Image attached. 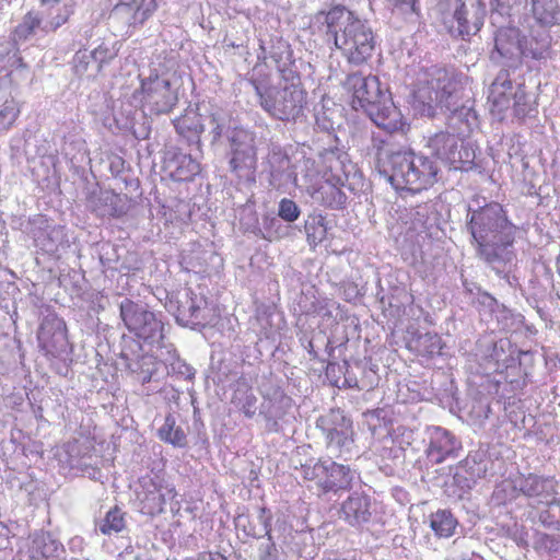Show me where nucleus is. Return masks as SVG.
Wrapping results in <instances>:
<instances>
[{
    "label": "nucleus",
    "mask_w": 560,
    "mask_h": 560,
    "mask_svg": "<svg viewBox=\"0 0 560 560\" xmlns=\"http://www.w3.org/2000/svg\"><path fill=\"white\" fill-rule=\"evenodd\" d=\"M279 551L275 544L272 534L267 536V542L261 544L259 547L258 560H278Z\"/></svg>",
    "instance_id": "864d4df0"
},
{
    "label": "nucleus",
    "mask_w": 560,
    "mask_h": 560,
    "mask_svg": "<svg viewBox=\"0 0 560 560\" xmlns=\"http://www.w3.org/2000/svg\"><path fill=\"white\" fill-rule=\"evenodd\" d=\"M174 127L178 135L187 139L190 147L201 148L200 136L203 132V125L200 118L194 112L187 113L173 120Z\"/></svg>",
    "instance_id": "2f4dec72"
},
{
    "label": "nucleus",
    "mask_w": 560,
    "mask_h": 560,
    "mask_svg": "<svg viewBox=\"0 0 560 560\" xmlns=\"http://www.w3.org/2000/svg\"><path fill=\"white\" fill-rule=\"evenodd\" d=\"M304 166L306 170H311L314 166V161L310 159L304 160Z\"/></svg>",
    "instance_id": "338daca9"
},
{
    "label": "nucleus",
    "mask_w": 560,
    "mask_h": 560,
    "mask_svg": "<svg viewBox=\"0 0 560 560\" xmlns=\"http://www.w3.org/2000/svg\"><path fill=\"white\" fill-rule=\"evenodd\" d=\"M114 57V54L108 47L100 45L95 49L89 50H80L75 54L74 57V68L78 73H83L88 70V67L91 61L96 63V70H101L103 63L108 62Z\"/></svg>",
    "instance_id": "f704fd0d"
},
{
    "label": "nucleus",
    "mask_w": 560,
    "mask_h": 560,
    "mask_svg": "<svg viewBox=\"0 0 560 560\" xmlns=\"http://www.w3.org/2000/svg\"><path fill=\"white\" fill-rule=\"evenodd\" d=\"M411 347L423 357H434L441 353L442 339L438 334H419L411 340Z\"/></svg>",
    "instance_id": "79ce46f5"
},
{
    "label": "nucleus",
    "mask_w": 560,
    "mask_h": 560,
    "mask_svg": "<svg viewBox=\"0 0 560 560\" xmlns=\"http://www.w3.org/2000/svg\"><path fill=\"white\" fill-rule=\"evenodd\" d=\"M126 526L125 513L120 509H110L100 524V530L104 535L121 532Z\"/></svg>",
    "instance_id": "de8ad7c7"
},
{
    "label": "nucleus",
    "mask_w": 560,
    "mask_h": 560,
    "mask_svg": "<svg viewBox=\"0 0 560 560\" xmlns=\"http://www.w3.org/2000/svg\"><path fill=\"white\" fill-rule=\"evenodd\" d=\"M86 207L100 218H119L129 210V199L110 190H95L89 195Z\"/></svg>",
    "instance_id": "4be33fe9"
},
{
    "label": "nucleus",
    "mask_w": 560,
    "mask_h": 560,
    "mask_svg": "<svg viewBox=\"0 0 560 560\" xmlns=\"http://www.w3.org/2000/svg\"><path fill=\"white\" fill-rule=\"evenodd\" d=\"M514 492L522 494L536 504H547L557 495L558 482L553 477L541 476L533 472H517L506 481Z\"/></svg>",
    "instance_id": "a211bd4d"
},
{
    "label": "nucleus",
    "mask_w": 560,
    "mask_h": 560,
    "mask_svg": "<svg viewBox=\"0 0 560 560\" xmlns=\"http://www.w3.org/2000/svg\"><path fill=\"white\" fill-rule=\"evenodd\" d=\"M178 84L166 73H151L141 79V101L151 114L164 115L173 110L178 102Z\"/></svg>",
    "instance_id": "9d476101"
},
{
    "label": "nucleus",
    "mask_w": 560,
    "mask_h": 560,
    "mask_svg": "<svg viewBox=\"0 0 560 560\" xmlns=\"http://www.w3.org/2000/svg\"><path fill=\"white\" fill-rule=\"evenodd\" d=\"M425 441L424 453L432 464L456 458L462 450V443L455 434L442 427H429L425 431Z\"/></svg>",
    "instance_id": "aec40b11"
},
{
    "label": "nucleus",
    "mask_w": 560,
    "mask_h": 560,
    "mask_svg": "<svg viewBox=\"0 0 560 560\" xmlns=\"http://www.w3.org/2000/svg\"><path fill=\"white\" fill-rule=\"evenodd\" d=\"M229 142L230 171L238 178L248 179L257 163L254 135L244 128H234L229 135Z\"/></svg>",
    "instance_id": "2eb2a0df"
},
{
    "label": "nucleus",
    "mask_w": 560,
    "mask_h": 560,
    "mask_svg": "<svg viewBox=\"0 0 560 560\" xmlns=\"http://www.w3.org/2000/svg\"><path fill=\"white\" fill-rule=\"evenodd\" d=\"M458 85L453 72L431 66L413 91L412 106L420 115L429 117L434 116L438 109L455 112L459 106Z\"/></svg>",
    "instance_id": "423d86ee"
},
{
    "label": "nucleus",
    "mask_w": 560,
    "mask_h": 560,
    "mask_svg": "<svg viewBox=\"0 0 560 560\" xmlns=\"http://www.w3.org/2000/svg\"><path fill=\"white\" fill-rule=\"evenodd\" d=\"M40 1H42V3L47 4V3H57L60 0H40Z\"/></svg>",
    "instance_id": "774afa93"
},
{
    "label": "nucleus",
    "mask_w": 560,
    "mask_h": 560,
    "mask_svg": "<svg viewBox=\"0 0 560 560\" xmlns=\"http://www.w3.org/2000/svg\"><path fill=\"white\" fill-rule=\"evenodd\" d=\"M191 150L189 153H184L179 150H170L166 153L165 164L166 168L170 170L171 174L178 180H189L200 173L199 159L202 155L201 148L197 150L195 147V153Z\"/></svg>",
    "instance_id": "5701e85b"
},
{
    "label": "nucleus",
    "mask_w": 560,
    "mask_h": 560,
    "mask_svg": "<svg viewBox=\"0 0 560 560\" xmlns=\"http://www.w3.org/2000/svg\"><path fill=\"white\" fill-rule=\"evenodd\" d=\"M175 495L173 488H166L163 492L155 483H151L141 498V512L147 515H158L164 511L166 501Z\"/></svg>",
    "instance_id": "c756f323"
},
{
    "label": "nucleus",
    "mask_w": 560,
    "mask_h": 560,
    "mask_svg": "<svg viewBox=\"0 0 560 560\" xmlns=\"http://www.w3.org/2000/svg\"><path fill=\"white\" fill-rule=\"evenodd\" d=\"M304 231L310 246L316 247L327 236L326 218L322 214H311L305 220Z\"/></svg>",
    "instance_id": "58836bf2"
},
{
    "label": "nucleus",
    "mask_w": 560,
    "mask_h": 560,
    "mask_svg": "<svg viewBox=\"0 0 560 560\" xmlns=\"http://www.w3.org/2000/svg\"><path fill=\"white\" fill-rule=\"evenodd\" d=\"M168 366L170 373L178 378L191 381L195 377L196 370L178 357L174 358Z\"/></svg>",
    "instance_id": "603ef678"
},
{
    "label": "nucleus",
    "mask_w": 560,
    "mask_h": 560,
    "mask_svg": "<svg viewBox=\"0 0 560 560\" xmlns=\"http://www.w3.org/2000/svg\"><path fill=\"white\" fill-rule=\"evenodd\" d=\"M209 124L211 126L210 135L212 137L211 143L218 142L222 136L229 135L235 128L232 127L231 115L223 109H215L210 114Z\"/></svg>",
    "instance_id": "a19ab883"
},
{
    "label": "nucleus",
    "mask_w": 560,
    "mask_h": 560,
    "mask_svg": "<svg viewBox=\"0 0 560 560\" xmlns=\"http://www.w3.org/2000/svg\"><path fill=\"white\" fill-rule=\"evenodd\" d=\"M525 97L526 94L521 86L514 90L509 71L501 70L490 85L488 102L491 103L492 112L502 114L513 105L515 115L522 116L526 113V108L524 107Z\"/></svg>",
    "instance_id": "f3484780"
},
{
    "label": "nucleus",
    "mask_w": 560,
    "mask_h": 560,
    "mask_svg": "<svg viewBox=\"0 0 560 560\" xmlns=\"http://www.w3.org/2000/svg\"><path fill=\"white\" fill-rule=\"evenodd\" d=\"M393 3L394 12H398L404 16L418 14L417 0H388Z\"/></svg>",
    "instance_id": "5fc2aeb1"
},
{
    "label": "nucleus",
    "mask_w": 560,
    "mask_h": 560,
    "mask_svg": "<svg viewBox=\"0 0 560 560\" xmlns=\"http://www.w3.org/2000/svg\"><path fill=\"white\" fill-rule=\"evenodd\" d=\"M467 229L470 232L479 256L495 272L509 280L515 266L514 240L516 226L508 219L503 207L498 202L472 208L468 206Z\"/></svg>",
    "instance_id": "f257e3e1"
},
{
    "label": "nucleus",
    "mask_w": 560,
    "mask_h": 560,
    "mask_svg": "<svg viewBox=\"0 0 560 560\" xmlns=\"http://www.w3.org/2000/svg\"><path fill=\"white\" fill-rule=\"evenodd\" d=\"M282 80L277 85L250 81L260 107L272 118L296 120L306 104V93L301 88V79L292 69H280Z\"/></svg>",
    "instance_id": "39448f33"
},
{
    "label": "nucleus",
    "mask_w": 560,
    "mask_h": 560,
    "mask_svg": "<svg viewBox=\"0 0 560 560\" xmlns=\"http://www.w3.org/2000/svg\"><path fill=\"white\" fill-rule=\"evenodd\" d=\"M139 12V9L116 4L109 13V20L114 23H121L127 27L141 26L143 22L140 21Z\"/></svg>",
    "instance_id": "c03bdc74"
},
{
    "label": "nucleus",
    "mask_w": 560,
    "mask_h": 560,
    "mask_svg": "<svg viewBox=\"0 0 560 560\" xmlns=\"http://www.w3.org/2000/svg\"><path fill=\"white\" fill-rule=\"evenodd\" d=\"M482 7L487 2L490 7V20L492 25L508 22L513 24L527 0H480Z\"/></svg>",
    "instance_id": "c85d7f7f"
},
{
    "label": "nucleus",
    "mask_w": 560,
    "mask_h": 560,
    "mask_svg": "<svg viewBox=\"0 0 560 560\" xmlns=\"http://www.w3.org/2000/svg\"><path fill=\"white\" fill-rule=\"evenodd\" d=\"M82 300H84L85 302H89L93 305H98L101 306L102 304V300H103V295L100 291L97 290H92V291H84L83 294H82Z\"/></svg>",
    "instance_id": "bf43d9fd"
},
{
    "label": "nucleus",
    "mask_w": 560,
    "mask_h": 560,
    "mask_svg": "<svg viewBox=\"0 0 560 560\" xmlns=\"http://www.w3.org/2000/svg\"><path fill=\"white\" fill-rule=\"evenodd\" d=\"M44 23L38 12L26 13L22 21L16 25L13 32L15 42H25L36 34V31H42Z\"/></svg>",
    "instance_id": "ea45409f"
},
{
    "label": "nucleus",
    "mask_w": 560,
    "mask_h": 560,
    "mask_svg": "<svg viewBox=\"0 0 560 560\" xmlns=\"http://www.w3.org/2000/svg\"><path fill=\"white\" fill-rule=\"evenodd\" d=\"M483 452H476L469 454L465 459V465L468 468L470 476L476 478H485L488 476V460L485 459Z\"/></svg>",
    "instance_id": "8fccbe9b"
},
{
    "label": "nucleus",
    "mask_w": 560,
    "mask_h": 560,
    "mask_svg": "<svg viewBox=\"0 0 560 560\" xmlns=\"http://www.w3.org/2000/svg\"><path fill=\"white\" fill-rule=\"evenodd\" d=\"M37 246L48 253L56 254L60 248L68 246V238L63 226H48L35 238Z\"/></svg>",
    "instance_id": "72a5a7b5"
},
{
    "label": "nucleus",
    "mask_w": 560,
    "mask_h": 560,
    "mask_svg": "<svg viewBox=\"0 0 560 560\" xmlns=\"http://www.w3.org/2000/svg\"><path fill=\"white\" fill-rule=\"evenodd\" d=\"M139 3H140V0H118V2L116 4L139 9Z\"/></svg>",
    "instance_id": "69168bd1"
},
{
    "label": "nucleus",
    "mask_w": 560,
    "mask_h": 560,
    "mask_svg": "<svg viewBox=\"0 0 560 560\" xmlns=\"http://www.w3.org/2000/svg\"><path fill=\"white\" fill-rule=\"evenodd\" d=\"M533 548L538 553L556 557L560 553V536L547 533H537L534 536Z\"/></svg>",
    "instance_id": "a18cd8bd"
},
{
    "label": "nucleus",
    "mask_w": 560,
    "mask_h": 560,
    "mask_svg": "<svg viewBox=\"0 0 560 560\" xmlns=\"http://www.w3.org/2000/svg\"><path fill=\"white\" fill-rule=\"evenodd\" d=\"M316 427L326 438L327 447L340 456L351 454L353 447L352 422L340 409H330L320 416Z\"/></svg>",
    "instance_id": "4468645a"
},
{
    "label": "nucleus",
    "mask_w": 560,
    "mask_h": 560,
    "mask_svg": "<svg viewBox=\"0 0 560 560\" xmlns=\"http://www.w3.org/2000/svg\"><path fill=\"white\" fill-rule=\"evenodd\" d=\"M316 126L318 127V129H320L323 131H329V130L334 129V122L329 118L326 117L325 113L316 114Z\"/></svg>",
    "instance_id": "052dcab7"
},
{
    "label": "nucleus",
    "mask_w": 560,
    "mask_h": 560,
    "mask_svg": "<svg viewBox=\"0 0 560 560\" xmlns=\"http://www.w3.org/2000/svg\"><path fill=\"white\" fill-rule=\"evenodd\" d=\"M32 560H65L63 545L48 532H38L32 536L28 547Z\"/></svg>",
    "instance_id": "a878e982"
},
{
    "label": "nucleus",
    "mask_w": 560,
    "mask_h": 560,
    "mask_svg": "<svg viewBox=\"0 0 560 560\" xmlns=\"http://www.w3.org/2000/svg\"><path fill=\"white\" fill-rule=\"evenodd\" d=\"M315 24L324 34L327 44H334L342 57L351 65L360 66L372 57L375 36L369 22L354 12L337 5L328 12H318Z\"/></svg>",
    "instance_id": "7ed1b4c3"
},
{
    "label": "nucleus",
    "mask_w": 560,
    "mask_h": 560,
    "mask_svg": "<svg viewBox=\"0 0 560 560\" xmlns=\"http://www.w3.org/2000/svg\"><path fill=\"white\" fill-rule=\"evenodd\" d=\"M259 233L264 240L269 242L281 240L289 234V226L272 215H265L262 218L261 228Z\"/></svg>",
    "instance_id": "37998d69"
},
{
    "label": "nucleus",
    "mask_w": 560,
    "mask_h": 560,
    "mask_svg": "<svg viewBox=\"0 0 560 560\" xmlns=\"http://www.w3.org/2000/svg\"><path fill=\"white\" fill-rule=\"evenodd\" d=\"M271 512L266 508H258L256 515L238 514L234 522L235 528L246 537L260 538L271 534Z\"/></svg>",
    "instance_id": "bb28decb"
},
{
    "label": "nucleus",
    "mask_w": 560,
    "mask_h": 560,
    "mask_svg": "<svg viewBox=\"0 0 560 560\" xmlns=\"http://www.w3.org/2000/svg\"><path fill=\"white\" fill-rule=\"evenodd\" d=\"M429 525L439 538H450L458 525L457 518L450 510H438L429 516Z\"/></svg>",
    "instance_id": "c9c22d12"
},
{
    "label": "nucleus",
    "mask_w": 560,
    "mask_h": 560,
    "mask_svg": "<svg viewBox=\"0 0 560 560\" xmlns=\"http://www.w3.org/2000/svg\"><path fill=\"white\" fill-rule=\"evenodd\" d=\"M345 85L352 93V107L363 110L380 128L393 132L401 128V114L376 75L348 74Z\"/></svg>",
    "instance_id": "20e7f679"
},
{
    "label": "nucleus",
    "mask_w": 560,
    "mask_h": 560,
    "mask_svg": "<svg viewBox=\"0 0 560 560\" xmlns=\"http://www.w3.org/2000/svg\"><path fill=\"white\" fill-rule=\"evenodd\" d=\"M254 401L255 398L248 396L246 399V404L243 406V412L247 418H252L255 415Z\"/></svg>",
    "instance_id": "0e129e2a"
},
{
    "label": "nucleus",
    "mask_w": 560,
    "mask_h": 560,
    "mask_svg": "<svg viewBox=\"0 0 560 560\" xmlns=\"http://www.w3.org/2000/svg\"><path fill=\"white\" fill-rule=\"evenodd\" d=\"M538 520L546 528L560 532V500L556 495L539 512Z\"/></svg>",
    "instance_id": "49530a36"
},
{
    "label": "nucleus",
    "mask_w": 560,
    "mask_h": 560,
    "mask_svg": "<svg viewBox=\"0 0 560 560\" xmlns=\"http://www.w3.org/2000/svg\"><path fill=\"white\" fill-rule=\"evenodd\" d=\"M369 154L378 173L397 191L420 192L438 180L439 167L433 159L410 149H396L378 136L372 137Z\"/></svg>",
    "instance_id": "f03ea898"
},
{
    "label": "nucleus",
    "mask_w": 560,
    "mask_h": 560,
    "mask_svg": "<svg viewBox=\"0 0 560 560\" xmlns=\"http://www.w3.org/2000/svg\"><path fill=\"white\" fill-rule=\"evenodd\" d=\"M441 5L453 11L450 32L455 36L466 39L483 25L486 10L480 0H443Z\"/></svg>",
    "instance_id": "dca6fc26"
},
{
    "label": "nucleus",
    "mask_w": 560,
    "mask_h": 560,
    "mask_svg": "<svg viewBox=\"0 0 560 560\" xmlns=\"http://www.w3.org/2000/svg\"><path fill=\"white\" fill-rule=\"evenodd\" d=\"M37 339L46 354L60 357L67 353L69 341L66 323L55 314L47 315L40 324Z\"/></svg>",
    "instance_id": "412c9836"
},
{
    "label": "nucleus",
    "mask_w": 560,
    "mask_h": 560,
    "mask_svg": "<svg viewBox=\"0 0 560 560\" xmlns=\"http://www.w3.org/2000/svg\"><path fill=\"white\" fill-rule=\"evenodd\" d=\"M158 7V0H140V12L138 13L140 15V21L144 23L156 11Z\"/></svg>",
    "instance_id": "4d7b16f0"
},
{
    "label": "nucleus",
    "mask_w": 560,
    "mask_h": 560,
    "mask_svg": "<svg viewBox=\"0 0 560 560\" xmlns=\"http://www.w3.org/2000/svg\"><path fill=\"white\" fill-rule=\"evenodd\" d=\"M305 479L314 480L324 492L347 490L351 487L354 472L349 466L338 464L331 458L318 459L302 466Z\"/></svg>",
    "instance_id": "ddd939ff"
},
{
    "label": "nucleus",
    "mask_w": 560,
    "mask_h": 560,
    "mask_svg": "<svg viewBox=\"0 0 560 560\" xmlns=\"http://www.w3.org/2000/svg\"><path fill=\"white\" fill-rule=\"evenodd\" d=\"M66 22H67V16L58 14V15L54 16L50 21L44 23V25L42 27V32H44L45 34H47L49 32H54L57 28H59L61 25H63Z\"/></svg>",
    "instance_id": "13d9d810"
},
{
    "label": "nucleus",
    "mask_w": 560,
    "mask_h": 560,
    "mask_svg": "<svg viewBox=\"0 0 560 560\" xmlns=\"http://www.w3.org/2000/svg\"><path fill=\"white\" fill-rule=\"evenodd\" d=\"M336 163L340 165L343 170V175L336 176V184L330 183L329 180H325L323 183L317 184L315 180L316 175L307 173L305 175V179L307 183L306 189L311 195L312 199L326 207L331 209L342 208L346 203L347 197L341 191L337 185H345V182L348 180L350 170H353V165L350 163L348 166L345 165L343 161L337 159Z\"/></svg>",
    "instance_id": "6ab92c4d"
},
{
    "label": "nucleus",
    "mask_w": 560,
    "mask_h": 560,
    "mask_svg": "<svg viewBox=\"0 0 560 560\" xmlns=\"http://www.w3.org/2000/svg\"><path fill=\"white\" fill-rule=\"evenodd\" d=\"M498 30L494 34V50L491 52V60L501 62L503 60H517L522 56L533 59H542L547 56L548 42H536V46H528L523 43L518 28L508 22L497 23Z\"/></svg>",
    "instance_id": "1a4fd4ad"
},
{
    "label": "nucleus",
    "mask_w": 560,
    "mask_h": 560,
    "mask_svg": "<svg viewBox=\"0 0 560 560\" xmlns=\"http://www.w3.org/2000/svg\"><path fill=\"white\" fill-rule=\"evenodd\" d=\"M20 115V106L14 98L0 104V135L9 130Z\"/></svg>",
    "instance_id": "09e8293b"
},
{
    "label": "nucleus",
    "mask_w": 560,
    "mask_h": 560,
    "mask_svg": "<svg viewBox=\"0 0 560 560\" xmlns=\"http://www.w3.org/2000/svg\"><path fill=\"white\" fill-rule=\"evenodd\" d=\"M373 516L371 498L363 493L350 494L341 504L340 518L353 527L371 522Z\"/></svg>",
    "instance_id": "b1692460"
},
{
    "label": "nucleus",
    "mask_w": 560,
    "mask_h": 560,
    "mask_svg": "<svg viewBox=\"0 0 560 560\" xmlns=\"http://www.w3.org/2000/svg\"><path fill=\"white\" fill-rule=\"evenodd\" d=\"M142 293H149L155 296L160 302H164L165 307L167 308V303L170 300H172V296L174 295L175 290L168 291L166 288H162L156 285L155 288H152L150 285H147L145 283H142Z\"/></svg>",
    "instance_id": "6e6d98bb"
},
{
    "label": "nucleus",
    "mask_w": 560,
    "mask_h": 560,
    "mask_svg": "<svg viewBox=\"0 0 560 560\" xmlns=\"http://www.w3.org/2000/svg\"><path fill=\"white\" fill-rule=\"evenodd\" d=\"M532 14L541 26L560 24V5L557 0H530Z\"/></svg>",
    "instance_id": "473e14b6"
},
{
    "label": "nucleus",
    "mask_w": 560,
    "mask_h": 560,
    "mask_svg": "<svg viewBox=\"0 0 560 560\" xmlns=\"http://www.w3.org/2000/svg\"><path fill=\"white\" fill-rule=\"evenodd\" d=\"M121 358L125 360L127 369L136 374L142 384L149 383L156 372V362L153 355L122 352Z\"/></svg>",
    "instance_id": "7c9ffc66"
},
{
    "label": "nucleus",
    "mask_w": 560,
    "mask_h": 560,
    "mask_svg": "<svg viewBox=\"0 0 560 560\" xmlns=\"http://www.w3.org/2000/svg\"><path fill=\"white\" fill-rule=\"evenodd\" d=\"M429 148L451 170L469 171L475 165V150L455 135L435 133L429 139Z\"/></svg>",
    "instance_id": "f8f14e48"
},
{
    "label": "nucleus",
    "mask_w": 560,
    "mask_h": 560,
    "mask_svg": "<svg viewBox=\"0 0 560 560\" xmlns=\"http://www.w3.org/2000/svg\"><path fill=\"white\" fill-rule=\"evenodd\" d=\"M436 221L431 206L418 205L401 212L390 233L399 247L413 253L438 233Z\"/></svg>",
    "instance_id": "0eeeda50"
},
{
    "label": "nucleus",
    "mask_w": 560,
    "mask_h": 560,
    "mask_svg": "<svg viewBox=\"0 0 560 560\" xmlns=\"http://www.w3.org/2000/svg\"><path fill=\"white\" fill-rule=\"evenodd\" d=\"M268 165L271 186L280 187L288 183L298 185V175L293 170L291 159L280 147H271L268 154Z\"/></svg>",
    "instance_id": "393cba45"
},
{
    "label": "nucleus",
    "mask_w": 560,
    "mask_h": 560,
    "mask_svg": "<svg viewBox=\"0 0 560 560\" xmlns=\"http://www.w3.org/2000/svg\"><path fill=\"white\" fill-rule=\"evenodd\" d=\"M167 311L174 314L178 325L195 330L211 325L215 318L203 295L201 284H198L196 290L189 288L187 283L179 284L167 303Z\"/></svg>",
    "instance_id": "6e6552de"
},
{
    "label": "nucleus",
    "mask_w": 560,
    "mask_h": 560,
    "mask_svg": "<svg viewBox=\"0 0 560 560\" xmlns=\"http://www.w3.org/2000/svg\"><path fill=\"white\" fill-rule=\"evenodd\" d=\"M281 317L278 313H276L272 307H262L258 308L256 315V323L259 325V336L260 339L264 337L266 339L272 338L275 332L280 329Z\"/></svg>",
    "instance_id": "4c0bfd02"
},
{
    "label": "nucleus",
    "mask_w": 560,
    "mask_h": 560,
    "mask_svg": "<svg viewBox=\"0 0 560 560\" xmlns=\"http://www.w3.org/2000/svg\"><path fill=\"white\" fill-rule=\"evenodd\" d=\"M479 303L489 307L491 312H494L495 307H499L498 301L487 292L479 294Z\"/></svg>",
    "instance_id": "680f3d73"
},
{
    "label": "nucleus",
    "mask_w": 560,
    "mask_h": 560,
    "mask_svg": "<svg viewBox=\"0 0 560 560\" xmlns=\"http://www.w3.org/2000/svg\"><path fill=\"white\" fill-rule=\"evenodd\" d=\"M301 215V209L299 205L289 198H282L278 205V217L288 222H295Z\"/></svg>",
    "instance_id": "3c124183"
},
{
    "label": "nucleus",
    "mask_w": 560,
    "mask_h": 560,
    "mask_svg": "<svg viewBox=\"0 0 560 560\" xmlns=\"http://www.w3.org/2000/svg\"><path fill=\"white\" fill-rule=\"evenodd\" d=\"M158 436L161 441L175 447H185L187 444L186 433L179 425H176V419L172 413L165 417L163 425L158 430Z\"/></svg>",
    "instance_id": "e433bc0d"
},
{
    "label": "nucleus",
    "mask_w": 560,
    "mask_h": 560,
    "mask_svg": "<svg viewBox=\"0 0 560 560\" xmlns=\"http://www.w3.org/2000/svg\"><path fill=\"white\" fill-rule=\"evenodd\" d=\"M292 407V399L280 390H276L271 397L267 398L260 408L267 422V429L270 431H279L278 420L282 419Z\"/></svg>",
    "instance_id": "cd10ccee"
},
{
    "label": "nucleus",
    "mask_w": 560,
    "mask_h": 560,
    "mask_svg": "<svg viewBox=\"0 0 560 560\" xmlns=\"http://www.w3.org/2000/svg\"><path fill=\"white\" fill-rule=\"evenodd\" d=\"M124 160L119 156H115L112 161H110V165H109V168H110V172L113 175H118L121 170L124 168Z\"/></svg>",
    "instance_id": "e2e57ef3"
},
{
    "label": "nucleus",
    "mask_w": 560,
    "mask_h": 560,
    "mask_svg": "<svg viewBox=\"0 0 560 560\" xmlns=\"http://www.w3.org/2000/svg\"><path fill=\"white\" fill-rule=\"evenodd\" d=\"M120 317L129 331L148 343L159 345L164 338V325L145 306L129 299L120 302Z\"/></svg>",
    "instance_id": "9b49d317"
}]
</instances>
